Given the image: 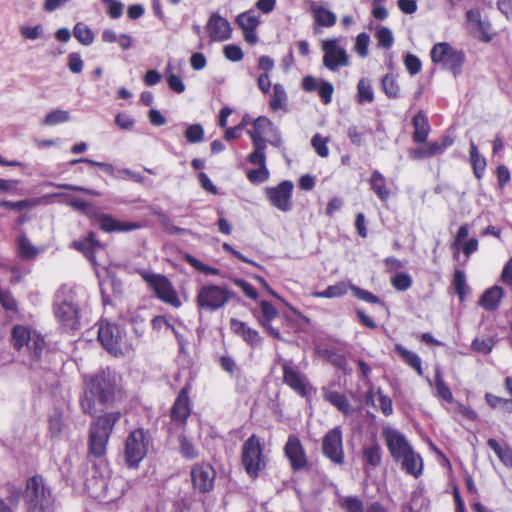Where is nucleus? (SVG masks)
Listing matches in <instances>:
<instances>
[{
    "label": "nucleus",
    "mask_w": 512,
    "mask_h": 512,
    "mask_svg": "<svg viewBox=\"0 0 512 512\" xmlns=\"http://www.w3.org/2000/svg\"><path fill=\"white\" fill-rule=\"evenodd\" d=\"M466 27L470 34L482 42H490L493 39L491 24L481 18L480 11L471 9L466 12Z\"/></svg>",
    "instance_id": "6ab92c4d"
},
{
    "label": "nucleus",
    "mask_w": 512,
    "mask_h": 512,
    "mask_svg": "<svg viewBox=\"0 0 512 512\" xmlns=\"http://www.w3.org/2000/svg\"><path fill=\"white\" fill-rule=\"evenodd\" d=\"M284 454L290 463L292 471L297 472L308 467V458L305 449L298 436H288L284 446Z\"/></svg>",
    "instance_id": "f3484780"
},
{
    "label": "nucleus",
    "mask_w": 512,
    "mask_h": 512,
    "mask_svg": "<svg viewBox=\"0 0 512 512\" xmlns=\"http://www.w3.org/2000/svg\"><path fill=\"white\" fill-rule=\"evenodd\" d=\"M382 88L389 98H397L399 94V86L393 75L387 74L382 79Z\"/></svg>",
    "instance_id": "5fc2aeb1"
},
{
    "label": "nucleus",
    "mask_w": 512,
    "mask_h": 512,
    "mask_svg": "<svg viewBox=\"0 0 512 512\" xmlns=\"http://www.w3.org/2000/svg\"><path fill=\"white\" fill-rule=\"evenodd\" d=\"M369 43H370V37L368 34L360 33L357 36L356 42H355V50L360 57H362V58L367 57Z\"/></svg>",
    "instance_id": "680f3d73"
},
{
    "label": "nucleus",
    "mask_w": 512,
    "mask_h": 512,
    "mask_svg": "<svg viewBox=\"0 0 512 512\" xmlns=\"http://www.w3.org/2000/svg\"><path fill=\"white\" fill-rule=\"evenodd\" d=\"M241 461L246 473L253 479L257 478L260 472L266 468L267 459L263 454V446L255 434L243 443Z\"/></svg>",
    "instance_id": "39448f33"
},
{
    "label": "nucleus",
    "mask_w": 512,
    "mask_h": 512,
    "mask_svg": "<svg viewBox=\"0 0 512 512\" xmlns=\"http://www.w3.org/2000/svg\"><path fill=\"white\" fill-rule=\"evenodd\" d=\"M339 503L340 506L347 512H364L363 502L356 496L342 497Z\"/></svg>",
    "instance_id": "8fccbe9b"
},
{
    "label": "nucleus",
    "mask_w": 512,
    "mask_h": 512,
    "mask_svg": "<svg viewBox=\"0 0 512 512\" xmlns=\"http://www.w3.org/2000/svg\"><path fill=\"white\" fill-rule=\"evenodd\" d=\"M230 328L233 333L242 338V340L252 348L259 347L262 338L257 330L251 328L247 323L232 318L230 320Z\"/></svg>",
    "instance_id": "393cba45"
},
{
    "label": "nucleus",
    "mask_w": 512,
    "mask_h": 512,
    "mask_svg": "<svg viewBox=\"0 0 512 512\" xmlns=\"http://www.w3.org/2000/svg\"><path fill=\"white\" fill-rule=\"evenodd\" d=\"M431 60L442 68L451 71L454 75L461 73L465 61V54L462 50L453 48L447 42L437 43L431 50Z\"/></svg>",
    "instance_id": "0eeeda50"
},
{
    "label": "nucleus",
    "mask_w": 512,
    "mask_h": 512,
    "mask_svg": "<svg viewBox=\"0 0 512 512\" xmlns=\"http://www.w3.org/2000/svg\"><path fill=\"white\" fill-rule=\"evenodd\" d=\"M179 440V452L187 460H194L199 457V451L193 444V442L185 435H180Z\"/></svg>",
    "instance_id": "79ce46f5"
},
{
    "label": "nucleus",
    "mask_w": 512,
    "mask_h": 512,
    "mask_svg": "<svg viewBox=\"0 0 512 512\" xmlns=\"http://www.w3.org/2000/svg\"><path fill=\"white\" fill-rule=\"evenodd\" d=\"M189 389L188 387H183L172 408H171V411H170V417H171V420L181 426V425H184L191 413V407H190V401H189Z\"/></svg>",
    "instance_id": "b1692460"
},
{
    "label": "nucleus",
    "mask_w": 512,
    "mask_h": 512,
    "mask_svg": "<svg viewBox=\"0 0 512 512\" xmlns=\"http://www.w3.org/2000/svg\"><path fill=\"white\" fill-rule=\"evenodd\" d=\"M334 92L333 85L328 81H323L319 88L318 93L324 104H329L332 101V95Z\"/></svg>",
    "instance_id": "338daca9"
},
{
    "label": "nucleus",
    "mask_w": 512,
    "mask_h": 512,
    "mask_svg": "<svg viewBox=\"0 0 512 512\" xmlns=\"http://www.w3.org/2000/svg\"><path fill=\"white\" fill-rule=\"evenodd\" d=\"M375 36L380 47L388 49L393 45L394 37L389 28L384 26L379 27Z\"/></svg>",
    "instance_id": "864d4df0"
},
{
    "label": "nucleus",
    "mask_w": 512,
    "mask_h": 512,
    "mask_svg": "<svg viewBox=\"0 0 512 512\" xmlns=\"http://www.w3.org/2000/svg\"><path fill=\"white\" fill-rule=\"evenodd\" d=\"M235 23L242 30L243 38L248 44L258 43L259 37L256 30L261 24V19L255 10L250 9L240 13L236 16Z\"/></svg>",
    "instance_id": "a211bd4d"
},
{
    "label": "nucleus",
    "mask_w": 512,
    "mask_h": 512,
    "mask_svg": "<svg viewBox=\"0 0 512 512\" xmlns=\"http://www.w3.org/2000/svg\"><path fill=\"white\" fill-rule=\"evenodd\" d=\"M493 340L491 338H476L472 342V349L482 353V354H488L491 352L493 348Z\"/></svg>",
    "instance_id": "e2e57ef3"
},
{
    "label": "nucleus",
    "mask_w": 512,
    "mask_h": 512,
    "mask_svg": "<svg viewBox=\"0 0 512 512\" xmlns=\"http://www.w3.org/2000/svg\"><path fill=\"white\" fill-rule=\"evenodd\" d=\"M435 389L436 396L451 403L453 401V394L447 384L444 382L440 370L435 373Z\"/></svg>",
    "instance_id": "de8ad7c7"
},
{
    "label": "nucleus",
    "mask_w": 512,
    "mask_h": 512,
    "mask_svg": "<svg viewBox=\"0 0 512 512\" xmlns=\"http://www.w3.org/2000/svg\"><path fill=\"white\" fill-rule=\"evenodd\" d=\"M357 101L360 104L372 103L374 101V91L371 81L367 78L359 80L357 85Z\"/></svg>",
    "instance_id": "4c0bfd02"
},
{
    "label": "nucleus",
    "mask_w": 512,
    "mask_h": 512,
    "mask_svg": "<svg viewBox=\"0 0 512 512\" xmlns=\"http://www.w3.org/2000/svg\"><path fill=\"white\" fill-rule=\"evenodd\" d=\"M446 145H439L438 142H428L423 146L411 149L409 155L412 159H424L444 153Z\"/></svg>",
    "instance_id": "473e14b6"
},
{
    "label": "nucleus",
    "mask_w": 512,
    "mask_h": 512,
    "mask_svg": "<svg viewBox=\"0 0 512 512\" xmlns=\"http://www.w3.org/2000/svg\"><path fill=\"white\" fill-rule=\"evenodd\" d=\"M98 340L101 345L112 355L122 356L132 350L126 336L117 325L101 323L98 329Z\"/></svg>",
    "instance_id": "423d86ee"
},
{
    "label": "nucleus",
    "mask_w": 512,
    "mask_h": 512,
    "mask_svg": "<svg viewBox=\"0 0 512 512\" xmlns=\"http://www.w3.org/2000/svg\"><path fill=\"white\" fill-rule=\"evenodd\" d=\"M70 120V113L66 110L55 109L50 111L42 121L43 125L54 126Z\"/></svg>",
    "instance_id": "a18cd8bd"
},
{
    "label": "nucleus",
    "mask_w": 512,
    "mask_h": 512,
    "mask_svg": "<svg viewBox=\"0 0 512 512\" xmlns=\"http://www.w3.org/2000/svg\"><path fill=\"white\" fill-rule=\"evenodd\" d=\"M223 54L228 60L232 62H239L244 57L242 49L236 44H229L224 46Z\"/></svg>",
    "instance_id": "052dcab7"
},
{
    "label": "nucleus",
    "mask_w": 512,
    "mask_h": 512,
    "mask_svg": "<svg viewBox=\"0 0 512 512\" xmlns=\"http://www.w3.org/2000/svg\"><path fill=\"white\" fill-rule=\"evenodd\" d=\"M322 395L327 402L336 407L345 416L353 413V407L344 394L324 387L322 388Z\"/></svg>",
    "instance_id": "bb28decb"
},
{
    "label": "nucleus",
    "mask_w": 512,
    "mask_h": 512,
    "mask_svg": "<svg viewBox=\"0 0 512 512\" xmlns=\"http://www.w3.org/2000/svg\"><path fill=\"white\" fill-rule=\"evenodd\" d=\"M266 151H252L247 156V161L258 168L251 169L247 172V179L253 183H263L269 179L270 172L266 165Z\"/></svg>",
    "instance_id": "4be33fe9"
},
{
    "label": "nucleus",
    "mask_w": 512,
    "mask_h": 512,
    "mask_svg": "<svg viewBox=\"0 0 512 512\" xmlns=\"http://www.w3.org/2000/svg\"><path fill=\"white\" fill-rule=\"evenodd\" d=\"M119 411L110 412L97 418L91 425L89 435V451L94 457H101L106 452V446L115 424L119 421Z\"/></svg>",
    "instance_id": "7ed1b4c3"
},
{
    "label": "nucleus",
    "mask_w": 512,
    "mask_h": 512,
    "mask_svg": "<svg viewBox=\"0 0 512 512\" xmlns=\"http://www.w3.org/2000/svg\"><path fill=\"white\" fill-rule=\"evenodd\" d=\"M66 203L73 207L74 209L80 211V212H83L89 216L92 217V215L94 214L93 212H91V206L90 204L87 202V201H84L83 199L81 198H78V197H75V196H69L67 198V201Z\"/></svg>",
    "instance_id": "bf43d9fd"
},
{
    "label": "nucleus",
    "mask_w": 512,
    "mask_h": 512,
    "mask_svg": "<svg viewBox=\"0 0 512 512\" xmlns=\"http://www.w3.org/2000/svg\"><path fill=\"white\" fill-rule=\"evenodd\" d=\"M394 350L408 366L418 373V375H423L421 358L415 352L409 351L401 344H396Z\"/></svg>",
    "instance_id": "72a5a7b5"
},
{
    "label": "nucleus",
    "mask_w": 512,
    "mask_h": 512,
    "mask_svg": "<svg viewBox=\"0 0 512 512\" xmlns=\"http://www.w3.org/2000/svg\"><path fill=\"white\" fill-rule=\"evenodd\" d=\"M21 36L26 40L40 39L44 34V29L41 24L35 26L22 25L19 28Z\"/></svg>",
    "instance_id": "3c124183"
},
{
    "label": "nucleus",
    "mask_w": 512,
    "mask_h": 512,
    "mask_svg": "<svg viewBox=\"0 0 512 512\" xmlns=\"http://www.w3.org/2000/svg\"><path fill=\"white\" fill-rule=\"evenodd\" d=\"M384 437L388 450L395 461H400L401 457L413 450L405 436L395 429H386Z\"/></svg>",
    "instance_id": "412c9836"
},
{
    "label": "nucleus",
    "mask_w": 512,
    "mask_h": 512,
    "mask_svg": "<svg viewBox=\"0 0 512 512\" xmlns=\"http://www.w3.org/2000/svg\"><path fill=\"white\" fill-rule=\"evenodd\" d=\"M402 469L409 475L418 478L423 472V459L420 454L411 450L409 453L401 457L400 461Z\"/></svg>",
    "instance_id": "cd10ccee"
},
{
    "label": "nucleus",
    "mask_w": 512,
    "mask_h": 512,
    "mask_svg": "<svg viewBox=\"0 0 512 512\" xmlns=\"http://www.w3.org/2000/svg\"><path fill=\"white\" fill-rule=\"evenodd\" d=\"M341 41L339 38H330L323 40L321 43V49L324 53L323 64L333 72L349 65V55Z\"/></svg>",
    "instance_id": "9d476101"
},
{
    "label": "nucleus",
    "mask_w": 512,
    "mask_h": 512,
    "mask_svg": "<svg viewBox=\"0 0 512 512\" xmlns=\"http://www.w3.org/2000/svg\"><path fill=\"white\" fill-rule=\"evenodd\" d=\"M370 188L377 195V197L385 202L391 196V189L387 184L386 177L378 170H373L369 178Z\"/></svg>",
    "instance_id": "c85d7f7f"
},
{
    "label": "nucleus",
    "mask_w": 512,
    "mask_h": 512,
    "mask_svg": "<svg viewBox=\"0 0 512 512\" xmlns=\"http://www.w3.org/2000/svg\"><path fill=\"white\" fill-rule=\"evenodd\" d=\"M32 334L33 333H31L27 327L16 325L12 330V341L14 347L18 350L22 349L24 346L30 347Z\"/></svg>",
    "instance_id": "e433bc0d"
},
{
    "label": "nucleus",
    "mask_w": 512,
    "mask_h": 512,
    "mask_svg": "<svg viewBox=\"0 0 512 512\" xmlns=\"http://www.w3.org/2000/svg\"><path fill=\"white\" fill-rule=\"evenodd\" d=\"M190 476L195 491L204 494L214 488L216 472L209 463L194 464L191 467Z\"/></svg>",
    "instance_id": "f8f14e48"
},
{
    "label": "nucleus",
    "mask_w": 512,
    "mask_h": 512,
    "mask_svg": "<svg viewBox=\"0 0 512 512\" xmlns=\"http://www.w3.org/2000/svg\"><path fill=\"white\" fill-rule=\"evenodd\" d=\"M487 445L495 452L501 462L512 467V449L509 446H501L495 439H488Z\"/></svg>",
    "instance_id": "58836bf2"
},
{
    "label": "nucleus",
    "mask_w": 512,
    "mask_h": 512,
    "mask_svg": "<svg viewBox=\"0 0 512 512\" xmlns=\"http://www.w3.org/2000/svg\"><path fill=\"white\" fill-rule=\"evenodd\" d=\"M404 64L406 69L411 75H416L421 70V61L413 54H408L405 57Z\"/></svg>",
    "instance_id": "69168bd1"
},
{
    "label": "nucleus",
    "mask_w": 512,
    "mask_h": 512,
    "mask_svg": "<svg viewBox=\"0 0 512 512\" xmlns=\"http://www.w3.org/2000/svg\"><path fill=\"white\" fill-rule=\"evenodd\" d=\"M470 162L475 177L477 179H481L486 168V160L480 155L478 148L473 140L470 141Z\"/></svg>",
    "instance_id": "c9c22d12"
},
{
    "label": "nucleus",
    "mask_w": 512,
    "mask_h": 512,
    "mask_svg": "<svg viewBox=\"0 0 512 512\" xmlns=\"http://www.w3.org/2000/svg\"><path fill=\"white\" fill-rule=\"evenodd\" d=\"M328 140L322 137L320 134H316L312 138V146L315 149L316 153L322 157L326 158L329 155V149L327 147Z\"/></svg>",
    "instance_id": "13d9d810"
},
{
    "label": "nucleus",
    "mask_w": 512,
    "mask_h": 512,
    "mask_svg": "<svg viewBox=\"0 0 512 512\" xmlns=\"http://www.w3.org/2000/svg\"><path fill=\"white\" fill-rule=\"evenodd\" d=\"M322 452L334 464L344 463L342 430L339 426L329 430L323 437Z\"/></svg>",
    "instance_id": "ddd939ff"
},
{
    "label": "nucleus",
    "mask_w": 512,
    "mask_h": 512,
    "mask_svg": "<svg viewBox=\"0 0 512 512\" xmlns=\"http://www.w3.org/2000/svg\"><path fill=\"white\" fill-rule=\"evenodd\" d=\"M92 217L98 222L99 228L107 233L129 232L141 228L138 222L119 221L109 214L94 213Z\"/></svg>",
    "instance_id": "5701e85b"
},
{
    "label": "nucleus",
    "mask_w": 512,
    "mask_h": 512,
    "mask_svg": "<svg viewBox=\"0 0 512 512\" xmlns=\"http://www.w3.org/2000/svg\"><path fill=\"white\" fill-rule=\"evenodd\" d=\"M83 67L84 63L80 54L73 52L68 55V68L71 72L78 74L82 72Z\"/></svg>",
    "instance_id": "774afa93"
},
{
    "label": "nucleus",
    "mask_w": 512,
    "mask_h": 512,
    "mask_svg": "<svg viewBox=\"0 0 512 512\" xmlns=\"http://www.w3.org/2000/svg\"><path fill=\"white\" fill-rule=\"evenodd\" d=\"M310 10L314 15L316 24L322 27H332L337 21L336 14L332 11L318 5L315 1L309 0Z\"/></svg>",
    "instance_id": "7c9ffc66"
},
{
    "label": "nucleus",
    "mask_w": 512,
    "mask_h": 512,
    "mask_svg": "<svg viewBox=\"0 0 512 512\" xmlns=\"http://www.w3.org/2000/svg\"><path fill=\"white\" fill-rule=\"evenodd\" d=\"M373 406L379 409L385 416H390L393 413L391 398L384 395L381 390H378L373 396Z\"/></svg>",
    "instance_id": "37998d69"
},
{
    "label": "nucleus",
    "mask_w": 512,
    "mask_h": 512,
    "mask_svg": "<svg viewBox=\"0 0 512 512\" xmlns=\"http://www.w3.org/2000/svg\"><path fill=\"white\" fill-rule=\"evenodd\" d=\"M414 127L413 141L416 143H425L430 132L428 119L423 111H419L412 119Z\"/></svg>",
    "instance_id": "2f4dec72"
},
{
    "label": "nucleus",
    "mask_w": 512,
    "mask_h": 512,
    "mask_svg": "<svg viewBox=\"0 0 512 512\" xmlns=\"http://www.w3.org/2000/svg\"><path fill=\"white\" fill-rule=\"evenodd\" d=\"M172 69V64L169 62L165 69L168 87L174 92L181 94L185 91L186 86L183 80L172 72Z\"/></svg>",
    "instance_id": "49530a36"
},
{
    "label": "nucleus",
    "mask_w": 512,
    "mask_h": 512,
    "mask_svg": "<svg viewBox=\"0 0 512 512\" xmlns=\"http://www.w3.org/2000/svg\"><path fill=\"white\" fill-rule=\"evenodd\" d=\"M392 286L398 291H406L412 285V279L407 273H398L391 279Z\"/></svg>",
    "instance_id": "4d7b16f0"
},
{
    "label": "nucleus",
    "mask_w": 512,
    "mask_h": 512,
    "mask_svg": "<svg viewBox=\"0 0 512 512\" xmlns=\"http://www.w3.org/2000/svg\"><path fill=\"white\" fill-rule=\"evenodd\" d=\"M233 297V291L227 286L207 284L198 289L196 305L199 310L214 312L223 308Z\"/></svg>",
    "instance_id": "20e7f679"
},
{
    "label": "nucleus",
    "mask_w": 512,
    "mask_h": 512,
    "mask_svg": "<svg viewBox=\"0 0 512 512\" xmlns=\"http://www.w3.org/2000/svg\"><path fill=\"white\" fill-rule=\"evenodd\" d=\"M24 498L29 512H45L51 503L50 491L39 477H32L27 481Z\"/></svg>",
    "instance_id": "1a4fd4ad"
},
{
    "label": "nucleus",
    "mask_w": 512,
    "mask_h": 512,
    "mask_svg": "<svg viewBox=\"0 0 512 512\" xmlns=\"http://www.w3.org/2000/svg\"><path fill=\"white\" fill-rule=\"evenodd\" d=\"M326 359L335 367L345 370L347 366L346 357L336 351H326Z\"/></svg>",
    "instance_id": "0e129e2a"
},
{
    "label": "nucleus",
    "mask_w": 512,
    "mask_h": 512,
    "mask_svg": "<svg viewBox=\"0 0 512 512\" xmlns=\"http://www.w3.org/2000/svg\"><path fill=\"white\" fill-rule=\"evenodd\" d=\"M117 377L109 368L84 378V394L81 407L84 413L91 416L108 408L115 398Z\"/></svg>",
    "instance_id": "f257e3e1"
},
{
    "label": "nucleus",
    "mask_w": 512,
    "mask_h": 512,
    "mask_svg": "<svg viewBox=\"0 0 512 512\" xmlns=\"http://www.w3.org/2000/svg\"><path fill=\"white\" fill-rule=\"evenodd\" d=\"M148 440L143 429L132 431L125 442V461L130 468L138 467L147 454Z\"/></svg>",
    "instance_id": "9b49d317"
},
{
    "label": "nucleus",
    "mask_w": 512,
    "mask_h": 512,
    "mask_svg": "<svg viewBox=\"0 0 512 512\" xmlns=\"http://www.w3.org/2000/svg\"><path fill=\"white\" fill-rule=\"evenodd\" d=\"M185 138L189 143H199L204 139V129L200 124L188 125L185 131Z\"/></svg>",
    "instance_id": "603ef678"
},
{
    "label": "nucleus",
    "mask_w": 512,
    "mask_h": 512,
    "mask_svg": "<svg viewBox=\"0 0 512 512\" xmlns=\"http://www.w3.org/2000/svg\"><path fill=\"white\" fill-rule=\"evenodd\" d=\"M276 128L274 123L265 116H259L252 123V128L247 131L251 139L253 151H266L267 138L265 136Z\"/></svg>",
    "instance_id": "dca6fc26"
},
{
    "label": "nucleus",
    "mask_w": 512,
    "mask_h": 512,
    "mask_svg": "<svg viewBox=\"0 0 512 512\" xmlns=\"http://www.w3.org/2000/svg\"><path fill=\"white\" fill-rule=\"evenodd\" d=\"M205 29L211 42H225L232 38L230 22L218 13L210 15Z\"/></svg>",
    "instance_id": "aec40b11"
},
{
    "label": "nucleus",
    "mask_w": 512,
    "mask_h": 512,
    "mask_svg": "<svg viewBox=\"0 0 512 512\" xmlns=\"http://www.w3.org/2000/svg\"><path fill=\"white\" fill-rule=\"evenodd\" d=\"M453 285L456 293L459 296V300L463 302L465 300V296L468 290V286L466 284V276L465 273L461 270H456L453 277Z\"/></svg>",
    "instance_id": "09e8293b"
},
{
    "label": "nucleus",
    "mask_w": 512,
    "mask_h": 512,
    "mask_svg": "<svg viewBox=\"0 0 512 512\" xmlns=\"http://www.w3.org/2000/svg\"><path fill=\"white\" fill-rule=\"evenodd\" d=\"M74 37L85 46H89L94 41V34L92 30L84 23L78 22L73 28Z\"/></svg>",
    "instance_id": "a19ab883"
},
{
    "label": "nucleus",
    "mask_w": 512,
    "mask_h": 512,
    "mask_svg": "<svg viewBox=\"0 0 512 512\" xmlns=\"http://www.w3.org/2000/svg\"><path fill=\"white\" fill-rule=\"evenodd\" d=\"M54 314L65 330L79 328V297L75 288L62 286L55 295Z\"/></svg>",
    "instance_id": "f03ea898"
},
{
    "label": "nucleus",
    "mask_w": 512,
    "mask_h": 512,
    "mask_svg": "<svg viewBox=\"0 0 512 512\" xmlns=\"http://www.w3.org/2000/svg\"><path fill=\"white\" fill-rule=\"evenodd\" d=\"M294 184L290 180H284L277 186L267 187L265 195L270 201L271 205L282 212H288L292 207V192Z\"/></svg>",
    "instance_id": "2eb2a0df"
},
{
    "label": "nucleus",
    "mask_w": 512,
    "mask_h": 512,
    "mask_svg": "<svg viewBox=\"0 0 512 512\" xmlns=\"http://www.w3.org/2000/svg\"><path fill=\"white\" fill-rule=\"evenodd\" d=\"M18 252L23 259L35 258L38 254V249L29 241L26 235L18 237Z\"/></svg>",
    "instance_id": "c03bdc74"
},
{
    "label": "nucleus",
    "mask_w": 512,
    "mask_h": 512,
    "mask_svg": "<svg viewBox=\"0 0 512 512\" xmlns=\"http://www.w3.org/2000/svg\"><path fill=\"white\" fill-rule=\"evenodd\" d=\"M362 458L364 461V471L370 474L372 470L377 468L382 460L381 447L376 442L364 445L362 449Z\"/></svg>",
    "instance_id": "a878e982"
},
{
    "label": "nucleus",
    "mask_w": 512,
    "mask_h": 512,
    "mask_svg": "<svg viewBox=\"0 0 512 512\" xmlns=\"http://www.w3.org/2000/svg\"><path fill=\"white\" fill-rule=\"evenodd\" d=\"M288 95L284 86L280 83H276L273 86V91L270 96L269 107L272 111L276 112L279 110L287 109Z\"/></svg>",
    "instance_id": "f704fd0d"
},
{
    "label": "nucleus",
    "mask_w": 512,
    "mask_h": 512,
    "mask_svg": "<svg viewBox=\"0 0 512 512\" xmlns=\"http://www.w3.org/2000/svg\"><path fill=\"white\" fill-rule=\"evenodd\" d=\"M349 289L353 292V295L362 300V301H365V302H368V303H372V304H379L381 303V300L379 299V297H377L376 295H374L373 293H371L370 291L368 290H364L362 288H359L358 286H355V285H349Z\"/></svg>",
    "instance_id": "6e6d98bb"
},
{
    "label": "nucleus",
    "mask_w": 512,
    "mask_h": 512,
    "mask_svg": "<svg viewBox=\"0 0 512 512\" xmlns=\"http://www.w3.org/2000/svg\"><path fill=\"white\" fill-rule=\"evenodd\" d=\"M504 296V291L500 286H493L487 289L479 299V305L487 311L496 310Z\"/></svg>",
    "instance_id": "c756f323"
},
{
    "label": "nucleus",
    "mask_w": 512,
    "mask_h": 512,
    "mask_svg": "<svg viewBox=\"0 0 512 512\" xmlns=\"http://www.w3.org/2000/svg\"><path fill=\"white\" fill-rule=\"evenodd\" d=\"M283 383L302 397H307L312 389L308 378L302 374L292 361L282 363Z\"/></svg>",
    "instance_id": "4468645a"
},
{
    "label": "nucleus",
    "mask_w": 512,
    "mask_h": 512,
    "mask_svg": "<svg viewBox=\"0 0 512 512\" xmlns=\"http://www.w3.org/2000/svg\"><path fill=\"white\" fill-rule=\"evenodd\" d=\"M349 286L344 282L337 283L335 285L328 286L324 291H316L311 295L315 298H337L342 297L347 293Z\"/></svg>",
    "instance_id": "ea45409f"
},
{
    "label": "nucleus",
    "mask_w": 512,
    "mask_h": 512,
    "mask_svg": "<svg viewBox=\"0 0 512 512\" xmlns=\"http://www.w3.org/2000/svg\"><path fill=\"white\" fill-rule=\"evenodd\" d=\"M140 275L149 285V287L154 291L158 299L175 308H179L182 305L177 292L166 276L152 273L146 270H141Z\"/></svg>",
    "instance_id": "6e6552de"
}]
</instances>
